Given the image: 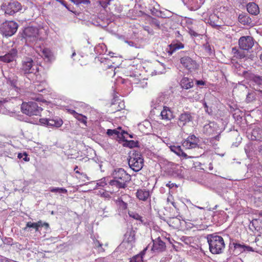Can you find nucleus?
I'll return each mask as SVG.
<instances>
[{"label":"nucleus","instance_id":"f257e3e1","mask_svg":"<svg viewBox=\"0 0 262 262\" xmlns=\"http://www.w3.org/2000/svg\"><path fill=\"white\" fill-rule=\"evenodd\" d=\"M112 176L113 180L110 181V185L115 186L118 188H125L126 183L130 180V176L123 168L115 169Z\"/></svg>","mask_w":262,"mask_h":262},{"label":"nucleus","instance_id":"f03ea898","mask_svg":"<svg viewBox=\"0 0 262 262\" xmlns=\"http://www.w3.org/2000/svg\"><path fill=\"white\" fill-rule=\"evenodd\" d=\"M207 242L210 252L214 254L222 253L225 248L223 238L215 234H210L207 236Z\"/></svg>","mask_w":262,"mask_h":262},{"label":"nucleus","instance_id":"7ed1b4c3","mask_svg":"<svg viewBox=\"0 0 262 262\" xmlns=\"http://www.w3.org/2000/svg\"><path fill=\"white\" fill-rule=\"evenodd\" d=\"M20 70L26 76L30 74L37 75L39 71V66L32 58L25 57L22 60Z\"/></svg>","mask_w":262,"mask_h":262},{"label":"nucleus","instance_id":"20e7f679","mask_svg":"<svg viewBox=\"0 0 262 262\" xmlns=\"http://www.w3.org/2000/svg\"><path fill=\"white\" fill-rule=\"evenodd\" d=\"M41 29L37 27H28L25 29L23 33V37L26 39L27 43H34L36 46V41L40 40L41 37L40 36Z\"/></svg>","mask_w":262,"mask_h":262},{"label":"nucleus","instance_id":"39448f33","mask_svg":"<svg viewBox=\"0 0 262 262\" xmlns=\"http://www.w3.org/2000/svg\"><path fill=\"white\" fill-rule=\"evenodd\" d=\"M128 163L132 169L139 171L143 167L144 160L141 154L136 151L130 155Z\"/></svg>","mask_w":262,"mask_h":262},{"label":"nucleus","instance_id":"423d86ee","mask_svg":"<svg viewBox=\"0 0 262 262\" xmlns=\"http://www.w3.org/2000/svg\"><path fill=\"white\" fill-rule=\"evenodd\" d=\"M21 110L24 114L28 116L39 115L42 111V108L39 106L36 102H29L23 103Z\"/></svg>","mask_w":262,"mask_h":262},{"label":"nucleus","instance_id":"0eeeda50","mask_svg":"<svg viewBox=\"0 0 262 262\" xmlns=\"http://www.w3.org/2000/svg\"><path fill=\"white\" fill-rule=\"evenodd\" d=\"M2 9L6 14L12 15L21 9V5L17 1H11L3 4Z\"/></svg>","mask_w":262,"mask_h":262},{"label":"nucleus","instance_id":"6e6552de","mask_svg":"<svg viewBox=\"0 0 262 262\" xmlns=\"http://www.w3.org/2000/svg\"><path fill=\"white\" fill-rule=\"evenodd\" d=\"M18 25L14 21H8L4 23L1 30L3 35L5 36H11L17 31Z\"/></svg>","mask_w":262,"mask_h":262},{"label":"nucleus","instance_id":"1a4fd4ad","mask_svg":"<svg viewBox=\"0 0 262 262\" xmlns=\"http://www.w3.org/2000/svg\"><path fill=\"white\" fill-rule=\"evenodd\" d=\"M135 232L131 229L127 231L125 234L122 244L125 246L126 249L131 250L135 246Z\"/></svg>","mask_w":262,"mask_h":262},{"label":"nucleus","instance_id":"9d476101","mask_svg":"<svg viewBox=\"0 0 262 262\" xmlns=\"http://www.w3.org/2000/svg\"><path fill=\"white\" fill-rule=\"evenodd\" d=\"M254 43L253 38L250 36H244L239 38L238 45L241 49L248 51L251 49Z\"/></svg>","mask_w":262,"mask_h":262},{"label":"nucleus","instance_id":"9b49d317","mask_svg":"<svg viewBox=\"0 0 262 262\" xmlns=\"http://www.w3.org/2000/svg\"><path fill=\"white\" fill-rule=\"evenodd\" d=\"M200 140L194 135H190L183 141L182 145L186 149H192L199 147Z\"/></svg>","mask_w":262,"mask_h":262},{"label":"nucleus","instance_id":"f8f14e48","mask_svg":"<svg viewBox=\"0 0 262 262\" xmlns=\"http://www.w3.org/2000/svg\"><path fill=\"white\" fill-rule=\"evenodd\" d=\"M17 51L15 48L11 49L3 56H0V61L5 63H10L16 60Z\"/></svg>","mask_w":262,"mask_h":262},{"label":"nucleus","instance_id":"ddd939ff","mask_svg":"<svg viewBox=\"0 0 262 262\" xmlns=\"http://www.w3.org/2000/svg\"><path fill=\"white\" fill-rule=\"evenodd\" d=\"M180 62L186 69L190 70L196 68L197 64L195 60L189 56H183L180 59Z\"/></svg>","mask_w":262,"mask_h":262},{"label":"nucleus","instance_id":"4468645a","mask_svg":"<svg viewBox=\"0 0 262 262\" xmlns=\"http://www.w3.org/2000/svg\"><path fill=\"white\" fill-rule=\"evenodd\" d=\"M39 122L48 126H54L59 127L63 124V121L61 119H50V118H41L39 119Z\"/></svg>","mask_w":262,"mask_h":262},{"label":"nucleus","instance_id":"2eb2a0df","mask_svg":"<svg viewBox=\"0 0 262 262\" xmlns=\"http://www.w3.org/2000/svg\"><path fill=\"white\" fill-rule=\"evenodd\" d=\"M43 227H45L46 229H48L49 225L46 222H42L41 220L36 223L29 222L27 223L26 227L24 228V230L26 231L28 228H33L35 229L36 231H39V228Z\"/></svg>","mask_w":262,"mask_h":262},{"label":"nucleus","instance_id":"dca6fc26","mask_svg":"<svg viewBox=\"0 0 262 262\" xmlns=\"http://www.w3.org/2000/svg\"><path fill=\"white\" fill-rule=\"evenodd\" d=\"M217 126L214 122H209L203 127V133L207 135H213L217 133Z\"/></svg>","mask_w":262,"mask_h":262},{"label":"nucleus","instance_id":"f3484780","mask_svg":"<svg viewBox=\"0 0 262 262\" xmlns=\"http://www.w3.org/2000/svg\"><path fill=\"white\" fill-rule=\"evenodd\" d=\"M185 213L183 215H178L182 220L185 221L195 222L198 220V216L196 214V212L194 210H189L187 208L185 209Z\"/></svg>","mask_w":262,"mask_h":262},{"label":"nucleus","instance_id":"a211bd4d","mask_svg":"<svg viewBox=\"0 0 262 262\" xmlns=\"http://www.w3.org/2000/svg\"><path fill=\"white\" fill-rule=\"evenodd\" d=\"M192 121V117L190 112H185L182 113L179 117L178 125L184 126L187 123Z\"/></svg>","mask_w":262,"mask_h":262},{"label":"nucleus","instance_id":"6ab92c4d","mask_svg":"<svg viewBox=\"0 0 262 262\" xmlns=\"http://www.w3.org/2000/svg\"><path fill=\"white\" fill-rule=\"evenodd\" d=\"M160 117L162 120L170 121L174 118L173 112L169 107L164 106L161 112Z\"/></svg>","mask_w":262,"mask_h":262},{"label":"nucleus","instance_id":"aec40b11","mask_svg":"<svg viewBox=\"0 0 262 262\" xmlns=\"http://www.w3.org/2000/svg\"><path fill=\"white\" fill-rule=\"evenodd\" d=\"M166 248L165 244L160 237L153 241V246L152 250L157 252H162L165 250Z\"/></svg>","mask_w":262,"mask_h":262},{"label":"nucleus","instance_id":"412c9836","mask_svg":"<svg viewBox=\"0 0 262 262\" xmlns=\"http://www.w3.org/2000/svg\"><path fill=\"white\" fill-rule=\"evenodd\" d=\"M35 50L37 53L42 57L47 59L48 61H50L52 59V54L50 51L48 49H41L40 45H36Z\"/></svg>","mask_w":262,"mask_h":262},{"label":"nucleus","instance_id":"4be33fe9","mask_svg":"<svg viewBox=\"0 0 262 262\" xmlns=\"http://www.w3.org/2000/svg\"><path fill=\"white\" fill-rule=\"evenodd\" d=\"M136 196L139 200L146 201L150 196L149 191L145 189H138Z\"/></svg>","mask_w":262,"mask_h":262},{"label":"nucleus","instance_id":"5701e85b","mask_svg":"<svg viewBox=\"0 0 262 262\" xmlns=\"http://www.w3.org/2000/svg\"><path fill=\"white\" fill-rule=\"evenodd\" d=\"M169 50L168 53L169 55H172L177 50L181 49L184 48V45L182 42L178 41H173L169 46Z\"/></svg>","mask_w":262,"mask_h":262},{"label":"nucleus","instance_id":"b1692460","mask_svg":"<svg viewBox=\"0 0 262 262\" xmlns=\"http://www.w3.org/2000/svg\"><path fill=\"white\" fill-rule=\"evenodd\" d=\"M248 12L254 15H257L259 13V9L257 4L254 3H249L247 5Z\"/></svg>","mask_w":262,"mask_h":262},{"label":"nucleus","instance_id":"393cba45","mask_svg":"<svg viewBox=\"0 0 262 262\" xmlns=\"http://www.w3.org/2000/svg\"><path fill=\"white\" fill-rule=\"evenodd\" d=\"M169 148L171 151L173 152L178 156L186 159L188 158L187 154L183 151L180 146L171 145L169 146Z\"/></svg>","mask_w":262,"mask_h":262},{"label":"nucleus","instance_id":"a878e982","mask_svg":"<svg viewBox=\"0 0 262 262\" xmlns=\"http://www.w3.org/2000/svg\"><path fill=\"white\" fill-rule=\"evenodd\" d=\"M180 84L183 89L187 90L193 87V82L191 79L184 77L181 80Z\"/></svg>","mask_w":262,"mask_h":262},{"label":"nucleus","instance_id":"bb28decb","mask_svg":"<svg viewBox=\"0 0 262 262\" xmlns=\"http://www.w3.org/2000/svg\"><path fill=\"white\" fill-rule=\"evenodd\" d=\"M251 139L253 140L262 139V130L259 127L254 128L251 132Z\"/></svg>","mask_w":262,"mask_h":262},{"label":"nucleus","instance_id":"cd10ccee","mask_svg":"<svg viewBox=\"0 0 262 262\" xmlns=\"http://www.w3.org/2000/svg\"><path fill=\"white\" fill-rule=\"evenodd\" d=\"M162 103L159 98H156L152 100L151 101V107L155 110H160L162 107L163 108Z\"/></svg>","mask_w":262,"mask_h":262},{"label":"nucleus","instance_id":"c85d7f7f","mask_svg":"<svg viewBox=\"0 0 262 262\" xmlns=\"http://www.w3.org/2000/svg\"><path fill=\"white\" fill-rule=\"evenodd\" d=\"M238 21L242 24L249 25L251 23V18L247 15L244 14H239L238 16Z\"/></svg>","mask_w":262,"mask_h":262},{"label":"nucleus","instance_id":"c756f323","mask_svg":"<svg viewBox=\"0 0 262 262\" xmlns=\"http://www.w3.org/2000/svg\"><path fill=\"white\" fill-rule=\"evenodd\" d=\"M128 214L130 217L139 221L140 223L144 225L146 224V223L144 221V220L142 219V217L140 216L138 213L134 212H129Z\"/></svg>","mask_w":262,"mask_h":262},{"label":"nucleus","instance_id":"7c9ffc66","mask_svg":"<svg viewBox=\"0 0 262 262\" xmlns=\"http://www.w3.org/2000/svg\"><path fill=\"white\" fill-rule=\"evenodd\" d=\"M106 134L108 136L114 138H120V135H122V134L117 129H107Z\"/></svg>","mask_w":262,"mask_h":262},{"label":"nucleus","instance_id":"2f4dec72","mask_svg":"<svg viewBox=\"0 0 262 262\" xmlns=\"http://www.w3.org/2000/svg\"><path fill=\"white\" fill-rule=\"evenodd\" d=\"M203 48L206 53L209 56L214 55L213 48L209 43L207 42L203 45Z\"/></svg>","mask_w":262,"mask_h":262},{"label":"nucleus","instance_id":"473e14b6","mask_svg":"<svg viewBox=\"0 0 262 262\" xmlns=\"http://www.w3.org/2000/svg\"><path fill=\"white\" fill-rule=\"evenodd\" d=\"M77 120H78L80 122L83 123L84 125L86 126L87 123V117L81 114L77 113L75 117Z\"/></svg>","mask_w":262,"mask_h":262},{"label":"nucleus","instance_id":"72a5a7b5","mask_svg":"<svg viewBox=\"0 0 262 262\" xmlns=\"http://www.w3.org/2000/svg\"><path fill=\"white\" fill-rule=\"evenodd\" d=\"M50 191L52 192H58L59 193H67V190L64 188L51 187L50 188Z\"/></svg>","mask_w":262,"mask_h":262},{"label":"nucleus","instance_id":"f704fd0d","mask_svg":"<svg viewBox=\"0 0 262 262\" xmlns=\"http://www.w3.org/2000/svg\"><path fill=\"white\" fill-rule=\"evenodd\" d=\"M252 81L260 87L262 85V77L254 76L252 78Z\"/></svg>","mask_w":262,"mask_h":262},{"label":"nucleus","instance_id":"c9c22d12","mask_svg":"<svg viewBox=\"0 0 262 262\" xmlns=\"http://www.w3.org/2000/svg\"><path fill=\"white\" fill-rule=\"evenodd\" d=\"M117 203L120 209L125 210L127 208V204L124 202L122 198H119L117 200Z\"/></svg>","mask_w":262,"mask_h":262},{"label":"nucleus","instance_id":"e433bc0d","mask_svg":"<svg viewBox=\"0 0 262 262\" xmlns=\"http://www.w3.org/2000/svg\"><path fill=\"white\" fill-rule=\"evenodd\" d=\"M149 24L152 27H155L158 29H160V23L155 18H151L150 19Z\"/></svg>","mask_w":262,"mask_h":262},{"label":"nucleus","instance_id":"4c0bfd02","mask_svg":"<svg viewBox=\"0 0 262 262\" xmlns=\"http://www.w3.org/2000/svg\"><path fill=\"white\" fill-rule=\"evenodd\" d=\"M256 92H249L247 95L246 101L251 102L255 99Z\"/></svg>","mask_w":262,"mask_h":262},{"label":"nucleus","instance_id":"58836bf2","mask_svg":"<svg viewBox=\"0 0 262 262\" xmlns=\"http://www.w3.org/2000/svg\"><path fill=\"white\" fill-rule=\"evenodd\" d=\"M177 217H178L177 216ZM180 219H178V217L176 218H172L169 220V223L170 224H173L174 225H172L173 227L177 226L180 223Z\"/></svg>","mask_w":262,"mask_h":262},{"label":"nucleus","instance_id":"ea45409f","mask_svg":"<svg viewBox=\"0 0 262 262\" xmlns=\"http://www.w3.org/2000/svg\"><path fill=\"white\" fill-rule=\"evenodd\" d=\"M7 83L10 85L12 88H17V81L15 79H11L10 78H9L7 80Z\"/></svg>","mask_w":262,"mask_h":262},{"label":"nucleus","instance_id":"a19ab883","mask_svg":"<svg viewBox=\"0 0 262 262\" xmlns=\"http://www.w3.org/2000/svg\"><path fill=\"white\" fill-rule=\"evenodd\" d=\"M234 248L235 249H239L240 252H244V246L245 245H242L238 243H233Z\"/></svg>","mask_w":262,"mask_h":262},{"label":"nucleus","instance_id":"79ce46f5","mask_svg":"<svg viewBox=\"0 0 262 262\" xmlns=\"http://www.w3.org/2000/svg\"><path fill=\"white\" fill-rule=\"evenodd\" d=\"M126 144V146L130 148L135 147L137 146V142H136L133 140L127 141Z\"/></svg>","mask_w":262,"mask_h":262},{"label":"nucleus","instance_id":"37998d69","mask_svg":"<svg viewBox=\"0 0 262 262\" xmlns=\"http://www.w3.org/2000/svg\"><path fill=\"white\" fill-rule=\"evenodd\" d=\"M30 97L31 99L37 101H41L42 100V96L40 95H35L34 94H32Z\"/></svg>","mask_w":262,"mask_h":262},{"label":"nucleus","instance_id":"c03bdc74","mask_svg":"<svg viewBox=\"0 0 262 262\" xmlns=\"http://www.w3.org/2000/svg\"><path fill=\"white\" fill-rule=\"evenodd\" d=\"M133 258L135 259V262H142L143 258L142 256L137 254L136 255L133 257Z\"/></svg>","mask_w":262,"mask_h":262},{"label":"nucleus","instance_id":"a18cd8bd","mask_svg":"<svg viewBox=\"0 0 262 262\" xmlns=\"http://www.w3.org/2000/svg\"><path fill=\"white\" fill-rule=\"evenodd\" d=\"M149 9L152 15H157L158 12V10L157 9H156L155 7H149Z\"/></svg>","mask_w":262,"mask_h":262},{"label":"nucleus","instance_id":"49530a36","mask_svg":"<svg viewBox=\"0 0 262 262\" xmlns=\"http://www.w3.org/2000/svg\"><path fill=\"white\" fill-rule=\"evenodd\" d=\"M144 30L146 31L149 34L152 35L154 34V31L152 29L150 28L148 26H144Z\"/></svg>","mask_w":262,"mask_h":262},{"label":"nucleus","instance_id":"de8ad7c7","mask_svg":"<svg viewBox=\"0 0 262 262\" xmlns=\"http://www.w3.org/2000/svg\"><path fill=\"white\" fill-rule=\"evenodd\" d=\"M244 252L245 251H254V250L252 248V247H250L249 246L245 245L244 246Z\"/></svg>","mask_w":262,"mask_h":262},{"label":"nucleus","instance_id":"09e8293b","mask_svg":"<svg viewBox=\"0 0 262 262\" xmlns=\"http://www.w3.org/2000/svg\"><path fill=\"white\" fill-rule=\"evenodd\" d=\"M101 196L107 199H110L111 198L110 194L107 192H103L101 193Z\"/></svg>","mask_w":262,"mask_h":262},{"label":"nucleus","instance_id":"8fccbe9b","mask_svg":"<svg viewBox=\"0 0 262 262\" xmlns=\"http://www.w3.org/2000/svg\"><path fill=\"white\" fill-rule=\"evenodd\" d=\"M68 112L72 115L73 116V117L75 118V117L76 116V115L78 113H77L75 111L73 110H72V109H69L68 110Z\"/></svg>","mask_w":262,"mask_h":262},{"label":"nucleus","instance_id":"3c124183","mask_svg":"<svg viewBox=\"0 0 262 262\" xmlns=\"http://www.w3.org/2000/svg\"><path fill=\"white\" fill-rule=\"evenodd\" d=\"M257 56L259 57L260 60L262 61V49L260 48L258 51L257 52Z\"/></svg>","mask_w":262,"mask_h":262},{"label":"nucleus","instance_id":"603ef678","mask_svg":"<svg viewBox=\"0 0 262 262\" xmlns=\"http://www.w3.org/2000/svg\"><path fill=\"white\" fill-rule=\"evenodd\" d=\"M245 150L246 154L248 156H249L250 154V146L248 145H246V146H245Z\"/></svg>","mask_w":262,"mask_h":262},{"label":"nucleus","instance_id":"864d4df0","mask_svg":"<svg viewBox=\"0 0 262 262\" xmlns=\"http://www.w3.org/2000/svg\"><path fill=\"white\" fill-rule=\"evenodd\" d=\"M23 160H24L25 161H29L30 159L27 157V155L26 152H24V157H23Z\"/></svg>","mask_w":262,"mask_h":262},{"label":"nucleus","instance_id":"5fc2aeb1","mask_svg":"<svg viewBox=\"0 0 262 262\" xmlns=\"http://www.w3.org/2000/svg\"><path fill=\"white\" fill-rule=\"evenodd\" d=\"M255 91L258 93L261 99H262V91L260 89H258V88L257 89L255 88Z\"/></svg>","mask_w":262,"mask_h":262},{"label":"nucleus","instance_id":"6e6d98bb","mask_svg":"<svg viewBox=\"0 0 262 262\" xmlns=\"http://www.w3.org/2000/svg\"><path fill=\"white\" fill-rule=\"evenodd\" d=\"M174 183H171L170 182H169V183H168L167 184H166V186L168 187H169V189L172 188L174 186Z\"/></svg>","mask_w":262,"mask_h":262},{"label":"nucleus","instance_id":"4d7b16f0","mask_svg":"<svg viewBox=\"0 0 262 262\" xmlns=\"http://www.w3.org/2000/svg\"><path fill=\"white\" fill-rule=\"evenodd\" d=\"M196 84L199 85H204L205 84V82L203 80H198L196 81Z\"/></svg>","mask_w":262,"mask_h":262},{"label":"nucleus","instance_id":"13d9d810","mask_svg":"<svg viewBox=\"0 0 262 262\" xmlns=\"http://www.w3.org/2000/svg\"><path fill=\"white\" fill-rule=\"evenodd\" d=\"M80 4H88L90 3V1L89 0H80Z\"/></svg>","mask_w":262,"mask_h":262},{"label":"nucleus","instance_id":"bf43d9fd","mask_svg":"<svg viewBox=\"0 0 262 262\" xmlns=\"http://www.w3.org/2000/svg\"><path fill=\"white\" fill-rule=\"evenodd\" d=\"M146 249L147 248H145L144 249L143 251H142L139 254H138L139 255L142 256V257L143 258V256L144 255V254H145V252L146 251Z\"/></svg>","mask_w":262,"mask_h":262},{"label":"nucleus","instance_id":"052dcab7","mask_svg":"<svg viewBox=\"0 0 262 262\" xmlns=\"http://www.w3.org/2000/svg\"><path fill=\"white\" fill-rule=\"evenodd\" d=\"M71 1L77 5L80 4V0H71Z\"/></svg>","mask_w":262,"mask_h":262},{"label":"nucleus","instance_id":"680f3d73","mask_svg":"<svg viewBox=\"0 0 262 262\" xmlns=\"http://www.w3.org/2000/svg\"><path fill=\"white\" fill-rule=\"evenodd\" d=\"M172 200H173V199H172V196L171 195H170V196H169L167 198V201L168 202H170V203H171V201H173Z\"/></svg>","mask_w":262,"mask_h":262},{"label":"nucleus","instance_id":"e2e57ef3","mask_svg":"<svg viewBox=\"0 0 262 262\" xmlns=\"http://www.w3.org/2000/svg\"><path fill=\"white\" fill-rule=\"evenodd\" d=\"M23 157H24V153L23 154L19 153L18 154L17 157H18V159L23 158Z\"/></svg>","mask_w":262,"mask_h":262},{"label":"nucleus","instance_id":"0e129e2a","mask_svg":"<svg viewBox=\"0 0 262 262\" xmlns=\"http://www.w3.org/2000/svg\"><path fill=\"white\" fill-rule=\"evenodd\" d=\"M171 204L175 208H177V206H176V204L175 202H174L173 201H171Z\"/></svg>","mask_w":262,"mask_h":262},{"label":"nucleus","instance_id":"69168bd1","mask_svg":"<svg viewBox=\"0 0 262 262\" xmlns=\"http://www.w3.org/2000/svg\"><path fill=\"white\" fill-rule=\"evenodd\" d=\"M97 185L101 186H103L104 185H106L105 183H97Z\"/></svg>","mask_w":262,"mask_h":262},{"label":"nucleus","instance_id":"338daca9","mask_svg":"<svg viewBox=\"0 0 262 262\" xmlns=\"http://www.w3.org/2000/svg\"><path fill=\"white\" fill-rule=\"evenodd\" d=\"M97 244H98V246L99 247H101L102 246V244H100L99 242L97 241L96 242H95V245L96 246L97 245Z\"/></svg>","mask_w":262,"mask_h":262},{"label":"nucleus","instance_id":"774afa93","mask_svg":"<svg viewBox=\"0 0 262 262\" xmlns=\"http://www.w3.org/2000/svg\"><path fill=\"white\" fill-rule=\"evenodd\" d=\"M258 215L260 216H261L262 217V210H260V211L258 212Z\"/></svg>","mask_w":262,"mask_h":262}]
</instances>
